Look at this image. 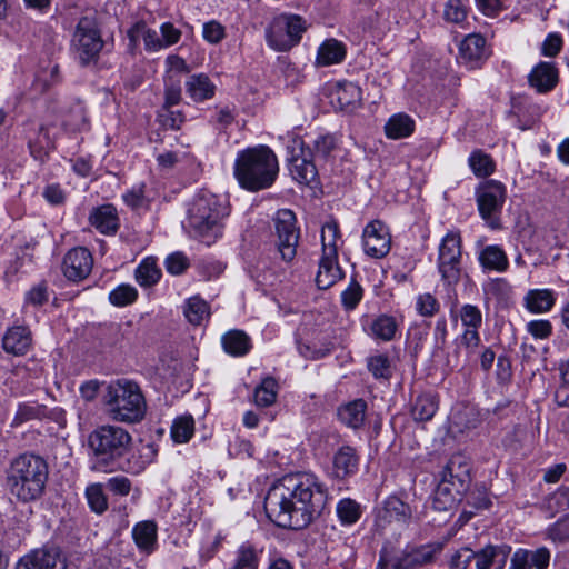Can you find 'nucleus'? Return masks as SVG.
<instances>
[{
  "label": "nucleus",
  "instance_id": "16",
  "mask_svg": "<svg viewBox=\"0 0 569 569\" xmlns=\"http://www.w3.org/2000/svg\"><path fill=\"white\" fill-rule=\"evenodd\" d=\"M16 569H64L57 549H38L23 556Z\"/></svg>",
  "mask_w": 569,
  "mask_h": 569
},
{
  "label": "nucleus",
  "instance_id": "32",
  "mask_svg": "<svg viewBox=\"0 0 569 569\" xmlns=\"http://www.w3.org/2000/svg\"><path fill=\"white\" fill-rule=\"evenodd\" d=\"M130 42H136L141 38L143 40L144 49L150 52H156L163 49L160 36L154 29L148 28L144 22H137L128 30Z\"/></svg>",
  "mask_w": 569,
  "mask_h": 569
},
{
  "label": "nucleus",
  "instance_id": "27",
  "mask_svg": "<svg viewBox=\"0 0 569 569\" xmlns=\"http://www.w3.org/2000/svg\"><path fill=\"white\" fill-rule=\"evenodd\" d=\"M333 101L340 110L350 112L361 102V89L353 82L339 83L332 93Z\"/></svg>",
  "mask_w": 569,
  "mask_h": 569
},
{
  "label": "nucleus",
  "instance_id": "26",
  "mask_svg": "<svg viewBox=\"0 0 569 569\" xmlns=\"http://www.w3.org/2000/svg\"><path fill=\"white\" fill-rule=\"evenodd\" d=\"M556 303V293L551 289H531L523 297V306L531 313H547Z\"/></svg>",
  "mask_w": 569,
  "mask_h": 569
},
{
  "label": "nucleus",
  "instance_id": "42",
  "mask_svg": "<svg viewBox=\"0 0 569 569\" xmlns=\"http://www.w3.org/2000/svg\"><path fill=\"white\" fill-rule=\"evenodd\" d=\"M370 329L376 339L390 341L396 335L397 322L395 318L382 315L372 321Z\"/></svg>",
  "mask_w": 569,
  "mask_h": 569
},
{
  "label": "nucleus",
  "instance_id": "43",
  "mask_svg": "<svg viewBox=\"0 0 569 569\" xmlns=\"http://www.w3.org/2000/svg\"><path fill=\"white\" fill-rule=\"evenodd\" d=\"M258 565L259 555L256 548L244 542L238 548L234 565L231 569H258Z\"/></svg>",
  "mask_w": 569,
  "mask_h": 569
},
{
  "label": "nucleus",
  "instance_id": "23",
  "mask_svg": "<svg viewBox=\"0 0 569 569\" xmlns=\"http://www.w3.org/2000/svg\"><path fill=\"white\" fill-rule=\"evenodd\" d=\"M3 349L12 355H24L31 346V333L27 327L14 326L6 332L2 339Z\"/></svg>",
  "mask_w": 569,
  "mask_h": 569
},
{
  "label": "nucleus",
  "instance_id": "37",
  "mask_svg": "<svg viewBox=\"0 0 569 569\" xmlns=\"http://www.w3.org/2000/svg\"><path fill=\"white\" fill-rule=\"evenodd\" d=\"M134 274L140 286L151 287L160 280L161 270L158 268L156 259L148 257L140 262Z\"/></svg>",
  "mask_w": 569,
  "mask_h": 569
},
{
  "label": "nucleus",
  "instance_id": "2",
  "mask_svg": "<svg viewBox=\"0 0 569 569\" xmlns=\"http://www.w3.org/2000/svg\"><path fill=\"white\" fill-rule=\"evenodd\" d=\"M279 171L278 159L267 146L259 144L237 153L233 174L241 188L259 191L272 186Z\"/></svg>",
  "mask_w": 569,
  "mask_h": 569
},
{
  "label": "nucleus",
  "instance_id": "15",
  "mask_svg": "<svg viewBox=\"0 0 569 569\" xmlns=\"http://www.w3.org/2000/svg\"><path fill=\"white\" fill-rule=\"evenodd\" d=\"M93 260L86 248H74L63 258L62 271L66 278L71 281H80L91 272Z\"/></svg>",
  "mask_w": 569,
  "mask_h": 569
},
{
  "label": "nucleus",
  "instance_id": "28",
  "mask_svg": "<svg viewBox=\"0 0 569 569\" xmlns=\"http://www.w3.org/2000/svg\"><path fill=\"white\" fill-rule=\"evenodd\" d=\"M486 39L481 34L467 36L459 46V59L473 63L486 58Z\"/></svg>",
  "mask_w": 569,
  "mask_h": 569
},
{
  "label": "nucleus",
  "instance_id": "17",
  "mask_svg": "<svg viewBox=\"0 0 569 569\" xmlns=\"http://www.w3.org/2000/svg\"><path fill=\"white\" fill-rule=\"evenodd\" d=\"M559 81V72L553 62L541 61L528 74V82L539 93L551 91Z\"/></svg>",
  "mask_w": 569,
  "mask_h": 569
},
{
  "label": "nucleus",
  "instance_id": "18",
  "mask_svg": "<svg viewBox=\"0 0 569 569\" xmlns=\"http://www.w3.org/2000/svg\"><path fill=\"white\" fill-rule=\"evenodd\" d=\"M510 547L506 546H486L475 552L476 569H505Z\"/></svg>",
  "mask_w": 569,
  "mask_h": 569
},
{
  "label": "nucleus",
  "instance_id": "46",
  "mask_svg": "<svg viewBox=\"0 0 569 569\" xmlns=\"http://www.w3.org/2000/svg\"><path fill=\"white\" fill-rule=\"evenodd\" d=\"M333 347V341L327 336L323 338V341L313 342L312 346L299 343L298 350L300 355L307 359H319L330 353Z\"/></svg>",
  "mask_w": 569,
  "mask_h": 569
},
{
  "label": "nucleus",
  "instance_id": "39",
  "mask_svg": "<svg viewBox=\"0 0 569 569\" xmlns=\"http://www.w3.org/2000/svg\"><path fill=\"white\" fill-rule=\"evenodd\" d=\"M438 410V402L432 395H421L417 397L411 415L416 421H428L430 420Z\"/></svg>",
  "mask_w": 569,
  "mask_h": 569
},
{
  "label": "nucleus",
  "instance_id": "56",
  "mask_svg": "<svg viewBox=\"0 0 569 569\" xmlns=\"http://www.w3.org/2000/svg\"><path fill=\"white\" fill-rule=\"evenodd\" d=\"M368 369L376 378H389L391 375L389 358L376 355L368 359Z\"/></svg>",
  "mask_w": 569,
  "mask_h": 569
},
{
  "label": "nucleus",
  "instance_id": "8",
  "mask_svg": "<svg viewBox=\"0 0 569 569\" xmlns=\"http://www.w3.org/2000/svg\"><path fill=\"white\" fill-rule=\"evenodd\" d=\"M306 31L303 19L282 13L273 18L266 31L268 44L276 51H287L296 46Z\"/></svg>",
  "mask_w": 569,
  "mask_h": 569
},
{
  "label": "nucleus",
  "instance_id": "38",
  "mask_svg": "<svg viewBox=\"0 0 569 569\" xmlns=\"http://www.w3.org/2000/svg\"><path fill=\"white\" fill-rule=\"evenodd\" d=\"M340 237L338 222L336 220L327 221L321 228L322 254L338 256L337 241Z\"/></svg>",
  "mask_w": 569,
  "mask_h": 569
},
{
  "label": "nucleus",
  "instance_id": "53",
  "mask_svg": "<svg viewBox=\"0 0 569 569\" xmlns=\"http://www.w3.org/2000/svg\"><path fill=\"white\" fill-rule=\"evenodd\" d=\"M459 316L466 329H479L482 323V313L477 306L467 303L460 308Z\"/></svg>",
  "mask_w": 569,
  "mask_h": 569
},
{
  "label": "nucleus",
  "instance_id": "58",
  "mask_svg": "<svg viewBox=\"0 0 569 569\" xmlns=\"http://www.w3.org/2000/svg\"><path fill=\"white\" fill-rule=\"evenodd\" d=\"M416 309L423 317H432L439 310V302L431 293H422L417 297Z\"/></svg>",
  "mask_w": 569,
  "mask_h": 569
},
{
  "label": "nucleus",
  "instance_id": "50",
  "mask_svg": "<svg viewBox=\"0 0 569 569\" xmlns=\"http://www.w3.org/2000/svg\"><path fill=\"white\" fill-rule=\"evenodd\" d=\"M469 476V467L466 459L461 455L451 457L445 469V478L458 479L463 481Z\"/></svg>",
  "mask_w": 569,
  "mask_h": 569
},
{
  "label": "nucleus",
  "instance_id": "19",
  "mask_svg": "<svg viewBox=\"0 0 569 569\" xmlns=\"http://www.w3.org/2000/svg\"><path fill=\"white\" fill-rule=\"evenodd\" d=\"M411 516V508L399 498L391 496L386 499L378 517L380 525L397 522L402 526L408 523Z\"/></svg>",
  "mask_w": 569,
  "mask_h": 569
},
{
  "label": "nucleus",
  "instance_id": "9",
  "mask_svg": "<svg viewBox=\"0 0 569 569\" xmlns=\"http://www.w3.org/2000/svg\"><path fill=\"white\" fill-rule=\"evenodd\" d=\"M507 189L497 180H487L476 189V200L480 217L490 229L501 227L500 214L506 202Z\"/></svg>",
  "mask_w": 569,
  "mask_h": 569
},
{
  "label": "nucleus",
  "instance_id": "12",
  "mask_svg": "<svg viewBox=\"0 0 569 569\" xmlns=\"http://www.w3.org/2000/svg\"><path fill=\"white\" fill-rule=\"evenodd\" d=\"M362 247L367 256L380 259L391 249V236L388 227L380 220L368 223L362 232Z\"/></svg>",
  "mask_w": 569,
  "mask_h": 569
},
{
  "label": "nucleus",
  "instance_id": "5",
  "mask_svg": "<svg viewBox=\"0 0 569 569\" xmlns=\"http://www.w3.org/2000/svg\"><path fill=\"white\" fill-rule=\"evenodd\" d=\"M229 214L227 202L209 191L199 192L188 210V224L194 236L210 244L222 233V220Z\"/></svg>",
  "mask_w": 569,
  "mask_h": 569
},
{
  "label": "nucleus",
  "instance_id": "45",
  "mask_svg": "<svg viewBox=\"0 0 569 569\" xmlns=\"http://www.w3.org/2000/svg\"><path fill=\"white\" fill-rule=\"evenodd\" d=\"M277 399V381L273 378H266L254 390L257 406L269 407Z\"/></svg>",
  "mask_w": 569,
  "mask_h": 569
},
{
  "label": "nucleus",
  "instance_id": "4",
  "mask_svg": "<svg viewBox=\"0 0 569 569\" xmlns=\"http://www.w3.org/2000/svg\"><path fill=\"white\" fill-rule=\"evenodd\" d=\"M106 412L113 421L140 422L147 411L144 396L139 385L132 380L118 379L110 382L103 396Z\"/></svg>",
  "mask_w": 569,
  "mask_h": 569
},
{
  "label": "nucleus",
  "instance_id": "60",
  "mask_svg": "<svg viewBox=\"0 0 569 569\" xmlns=\"http://www.w3.org/2000/svg\"><path fill=\"white\" fill-rule=\"evenodd\" d=\"M202 36L210 43H219L226 36L224 27L220 22L211 20L203 24Z\"/></svg>",
  "mask_w": 569,
  "mask_h": 569
},
{
  "label": "nucleus",
  "instance_id": "62",
  "mask_svg": "<svg viewBox=\"0 0 569 569\" xmlns=\"http://www.w3.org/2000/svg\"><path fill=\"white\" fill-rule=\"evenodd\" d=\"M548 537L556 542L569 540V515L559 519L548 529Z\"/></svg>",
  "mask_w": 569,
  "mask_h": 569
},
{
  "label": "nucleus",
  "instance_id": "6",
  "mask_svg": "<svg viewBox=\"0 0 569 569\" xmlns=\"http://www.w3.org/2000/svg\"><path fill=\"white\" fill-rule=\"evenodd\" d=\"M132 436L128 430L116 425H102L92 430L88 437V447L94 458L93 468L104 470L119 462L129 451Z\"/></svg>",
  "mask_w": 569,
  "mask_h": 569
},
{
  "label": "nucleus",
  "instance_id": "55",
  "mask_svg": "<svg viewBox=\"0 0 569 569\" xmlns=\"http://www.w3.org/2000/svg\"><path fill=\"white\" fill-rule=\"evenodd\" d=\"M362 296L363 290L361 286L352 281L341 293L342 306L347 310H353L362 299Z\"/></svg>",
  "mask_w": 569,
  "mask_h": 569
},
{
  "label": "nucleus",
  "instance_id": "24",
  "mask_svg": "<svg viewBox=\"0 0 569 569\" xmlns=\"http://www.w3.org/2000/svg\"><path fill=\"white\" fill-rule=\"evenodd\" d=\"M310 150L305 156L299 158H289V170L292 178L302 184H310L316 181L318 171L316 167V159L309 158Z\"/></svg>",
  "mask_w": 569,
  "mask_h": 569
},
{
  "label": "nucleus",
  "instance_id": "29",
  "mask_svg": "<svg viewBox=\"0 0 569 569\" xmlns=\"http://www.w3.org/2000/svg\"><path fill=\"white\" fill-rule=\"evenodd\" d=\"M366 412V401L363 399H356L339 407L338 418L347 427L358 429L365 422Z\"/></svg>",
  "mask_w": 569,
  "mask_h": 569
},
{
  "label": "nucleus",
  "instance_id": "11",
  "mask_svg": "<svg viewBox=\"0 0 569 569\" xmlns=\"http://www.w3.org/2000/svg\"><path fill=\"white\" fill-rule=\"evenodd\" d=\"M273 222L278 252L283 261L291 262L297 254L300 238L296 214L289 209H280L276 212Z\"/></svg>",
  "mask_w": 569,
  "mask_h": 569
},
{
  "label": "nucleus",
  "instance_id": "30",
  "mask_svg": "<svg viewBox=\"0 0 569 569\" xmlns=\"http://www.w3.org/2000/svg\"><path fill=\"white\" fill-rule=\"evenodd\" d=\"M214 90L216 86L211 82L209 77L203 73L192 74L186 82V91L196 102L212 98Z\"/></svg>",
  "mask_w": 569,
  "mask_h": 569
},
{
  "label": "nucleus",
  "instance_id": "25",
  "mask_svg": "<svg viewBox=\"0 0 569 569\" xmlns=\"http://www.w3.org/2000/svg\"><path fill=\"white\" fill-rule=\"evenodd\" d=\"M478 261L485 270L505 272L509 268V259L505 250L497 244L485 246L479 254Z\"/></svg>",
  "mask_w": 569,
  "mask_h": 569
},
{
  "label": "nucleus",
  "instance_id": "35",
  "mask_svg": "<svg viewBox=\"0 0 569 569\" xmlns=\"http://www.w3.org/2000/svg\"><path fill=\"white\" fill-rule=\"evenodd\" d=\"M415 121L407 114H393L385 124L386 136L390 139H402L412 134Z\"/></svg>",
  "mask_w": 569,
  "mask_h": 569
},
{
  "label": "nucleus",
  "instance_id": "31",
  "mask_svg": "<svg viewBox=\"0 0 569 569\" xmlns=\"http://www.w3.org/2000/svg\"><path fill=\"white\" fill-rule=\"evenodd\" d=\"M28 147L31 156L43 162L48 158L49 151L54 149V140L50 137L49 127L40 126L38 133L28 138Z\"/></svg>",
  "mask_w": 569,
  "mask_h": 569
},
{
  "label": "nucleus",
  "instance_id": "36",
  "mask_svg": "<svg viewBox=\"0 0 569 569\" xmlns=\"http://www.w3.org/2000/svg\"><path fill=\"white\" fill-rule=\"evenodd\" d=\"M132 537L139 549L150 552L157 542V525L153 521L138 522L132 529Z\"/></svg>",
  "mask_w": 569,
  "mask_h": 569
},
{
  "label": "nucleus",
  "instance_id": "59",
  "mask_svg": "<svg viewBox=\"0 0 569 569\" xmlns=\"http://www.w3.org/2000/svg\"><path fill=\"white\" fill-rule=\"evenodd\" d=\"M455 503V497L451 493L450 489L446 485H440L433 497V508L437 510H448L450 509Z\"/></svg>",
  "mask_w": 569,
  "mask_h": 569
},
{
  "label": "nucleus",
  "instance_id": "34",
  "mask_svg": "<svg viewBox=\"0 0 569 569\" xmlns=\"http://www.w3.org/2000/svg\"><path fill=\"white\" fill-rule=\"evenodd\" d=\"M346 57L345 46L336 39L326 40L318 49L317 63L331 66L340 63Z\"/></svg>",
  "mask_w": 569,
  "mask_h": 569
},
{
  "label": "nucleus",
  "instance_id": "49",
  "mask_svg": "<svg viewBox=\"0 0 569 569\" xmlns=\"http://www.w3.org/2000/svg\"><path fill=\"white\" fill-rule=\"evenodd\" d=\"M520 549V553L528 560L531 569H547L550 562V551L546 547H540L535 550Z\"/></svg>",
  "mask_w": 569,
  "mask_h": 569
},
{
  "label": "nucleus",
  "instance_id": "7",
  "mask_svg": "<svg viewBox=\"0 0 569 569\" xmlns=\"http://www.w3.org/2000/svg\"><path fill=\"white\" fill-rule=\"evenodd\" d=\"M101 30L94 16L82 17L73 32L71 46L82 66L98 60L103 48Z\"/></svg>",
  "mask_w": 569,
  "mask_h": 569
},
{
  "label": "nucleus",
  "instance_id": "44",
  "mask_svg": "<svg viewBox=\"0 0 569 569\" xmlns=\"http://www.w3.org/2000/svg\"><path fill=\"white\" fill-rule=\"evenodd\" d=\"M183 313L190 323L198 326L208 318L209 307L204 300L192 297L186 302Z\"/></svg>",
  "mask_w": 569,
  "mask_h": 569
},
{
  "label": "nucleus",
  "instance_id": "20",
  "mask_svg": "<svg viewBox=\"0 0 569 569\" xmlns=\"http://www.w3.org/2000/svg\"><path fill=\"white\" fill-rule=\"evenodd\" d=\"M90 223L103 234H113L119 228L117 209L112 204H103L92 210Z\"/></svg>",
  "mask_w": 569,
  "mask_h": 569
},
{
  "label": "nucleus",
  "instance_id": "40",
  "mask_svg": "<svg viewBox=\"0 0 569 569\" xmlns=\"http://www.w3.org/2000/svg\"><path fill=\"white\" fill-rule=\"evenodd\" d=\"M194 432V420L191 416H181L174 419L171 426V438L177 443L188 442Z\"/></svg>",
  "mask_w": 569,
  "mask_h": 569
},
{
  "label": "nucleus",
  "instance_id": "14",
  "mask_svg": "<svg viewBox=\"0 0 569 569\" xmlns=\"http://www.w3.org/2000/svg\"><path fill=\"white\" fill-rule=\"evenodd\" d=\"M158 453L157 447L150 442L131 445L127 458L117 462L119 467L130 473L138 475L153 462Z\"/></svg>",
  "mask_w": 569,
  "mask_h": 569
},
{
  "label": "nucleus",
  "instance_id": "10",
  "mask_svg": "<svg viewBox=\"0 0 569 569\" xmlns=\"http://www.w3.org/2000/svg\"><path fill=\"white\" fill-rule=\"evenodd\" d=\"M461 237L450 231L441 240L438 248L437 267L441 279L449 286L456 284L461 276Z\"/></svg>",
  "mask_w": 569,
  "mask_h": 569
},
{
  "label": "nucleus",
  "instance_id": "57",
  "mask_svg": "<svg viewBox=\"0 0 569 569\" xmlns=\"http://www.w3.org/2000/svg\"><path fill=\"white\" fill-rule=\"evenodd\" d=\"M280 139L286 144L289 158H299L308 153L305 150L303 140L295 132L288 131L284 136H280Z\"/></svg>",
  "mask_w": 569,
  "mask_h": 569
},
{
  "label": "nucleus",
  "instance_id": "54",
  "mask_svg": "<svg viewBox=\"0 0 569 569\" xmlns=\"http://www.w3.org/2000/svg\"><path fill=\"white\" fill-rule=\"evenodd\" d=\"M546 507L551 512H560L569 509V488H558L547 500Z\"/></svg>",
  "mask_w": 569,
  "mask_h": 569
},
{
  "label": "nucleus",
  "instance_id": "48",
  "mask_svg": "<svg viewBox=\"0 0 569 569\" xmlns=\"http://www.w3.org/2000/svg\"><path fill=\"white\" fill-rule=\"evenodd\" d=\"M337 515L343 525H352L360 517V506L351 499H342L337 505Z\"/></svg>",
  "mask_w": 569,
  "mask_h": 569
},
{
  "label": "nucleus",
  "instance_id": "1",
  "mask_svg": "<svg viewBox=\"0 0 569 569\" xmlns=\"http://www.w3.org/2000/svg\"><path fill=\"white\" fill-rule=\"evenodd\" d=\"M327 500V489L315 475L290 473L268 490L264 509L277 526L300 530L320 516Z\"/></svg>",
  "mask_w": 569,
  "mask_h": 569
},
{
  "label": "nucleus",
  "instance_id": "61",
  "mask_svg": "<svg viewBox=\"0 0 569 569\" xmlns=\"http://www.w3.org/2000/svg\"><path fill=\"white\" fill-rule=\"evenodd\" d=\"M443 17L447 21L460 23L466 18V9L460 0H448L445 7Z\"/></svg>",
  "mask_w": 569,
  "mask_h": 569
},
{
  "label": "nucleus",
  "instance_id": "47",
  "mask_svg": "<svg viewBox=\"0 0 569 569\" xmlns=\"http://www.w3.org/2000/svg\"><path fill=\"white\" fill-rule=\"evenodd\" d=\"M138 298V290L128 283L119 284L109 293V301L116 307L132 305Z\"/></svg>",
  "mask_w": 569,
  "mask_h": 569
},
{
  "label": "nucleus",
  "instance_id": "13",
  "mask_svg": "<svg viewBox=\"0 0 569 569\" xmlns=\"http://www.w3.org/2000/svg\"><path fill=\"white\" fill-rule=\"evenodd\" d=\"M442 542H430L421 546L408 547L398 558L397 569H412L430 565L436 561L443 550Z\"/></svg>",
  "mask_w": 569,
  "mask_h": 569
},
{
  "label": "nucleus",
  "instance_id": "33",
  "mask_svg": "<svg viewBox=\"0 0 569 569\" xmlns=\"http://www.w3.org/2000/svg\"><path fill=\"white\" fill-rule=\"evenodd\" d=\"M223 350L232 357H242L251 349L250 338L241 330H230L221 338Z\"/></svg>",
  "mask_w": 569,
  "mask_h": 569
},
{
  "label": "nucleus",
  "instance_id": "3",
  "mask_svg": "<svg viewBox=\"0 0 569 569\" xmlns=\"http://www.w3.org/2000/svg\"><path fill=\"white\" fill-rule=\"evenodd\" d=\"M47 479V462L34 455H20L14 458L7 472L9 491L22 501L39 498L43 492Z\"/></svg>",
  "mask_w": 569,
  "mask_h": 569
},
{
  "label": "nucleus",
  "instance_id": "41",
  "mask_svg": "<svg viewBox=\"0 0 569 569\" xmlns=\"http://www.w3.org/2000/svg\"><path fill=\"white\" fill-rule=\"evenodd\" d=\"M468 163L475 176L479 178L488 177L495 171V162L491 157L481 150L473 151Z\"/></svg>",
  "mask_w": 569,
  "mask_h": 569
},
{
  "label": "nucleus",
  "instance_id": "21",
  "mask_svg": "<svg viewBox=\"0 0 569 569\" xmlns=\"http://www.w3.org/2000/svg\"><path fill=\"white\" fill-rule=\"evenodd\" d=\"M342 278V270L338 263V256L321 254L316 276V284L325 290L333 286Z\"/></svg>",
  "mask_w": 569,
  "mask_h": 569
},
{
  "label": "nucleus",
  "instance_id": "52",
  "mask_svg": "<svg viewBox=\"0 0 569 569\" xmlns=\"http://www.w3.org/2000/svg\"><path fill=\"white\" fill-rule=\"evenodd\" d=\"M88 503L92 511L102 513L108 508L107 498L104 497L101 485H91L86 490Z\"/></svg>",
  "mask_w": 569,
  "mask_h": 569
},
{
  "label": "nucleus",
  "instance_id": "51",
  "mask_svg": "<svg viewBox=\"0 0 569 569\" xmlns=\"http://www.w3.org/2000/svg\"><path fill=\"white\" fill-rule=\"evenodd\" d=\"M336 147V140L331 134L319 136L312 142L310 154L316 160H326Z\"/></svg>",
  "mask_w": 569,
  "mask_h": 569
},
{
  "label": "nucleus",
  "instance_id": "64",
  "mask_svg": "<svg viewBox=\"0 0 569 569\" xmlns=\"http://www.w3.org/2000/svg\"><path fill=\"white\" fill-rule=\"evenodd\" d=\"M475 559V552L469 548L457 550L450 559V569H467L470 561Z\"/></svg>",
  "mask_w": 569,
  "mask_h": 569
},
{
  "label": "nucleus",
  "instance_id": "22",
  "mask_svg": "<svg viewBox=\"0 0 569 569\" xmlns=\"http://www.w3.org/2000/svg\"><path fill=\"white\" fill-rule=\"evenodd\" d=\"M358 466L359 458L356 449L350 446L340 447L333 456V475L338 479L355 475Z\"/></svg>",
  "mask_w": 569,
  "mask_h": 569
},
{
  "label": "nucleus",
  "instance_id": "63",
  "mask_svg": "<svg viewBox=\"0 0 569 569\" xmlns=\"http://www.w3.org/2000/svg\"><path fill=\"white\" fill-rule=\"evenodd\" d=\"M188 267V258L180 252L172 253L166 259L167 271L171 274H181Z\"/></svg>",
  "mask_w": 569,
  "mask_h": 569
}]
</instances>
